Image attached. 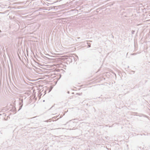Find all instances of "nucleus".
I'll return each instance as SVG.
<instances>
[{
    "instance_id": "f257e3e1",
    "label": "nucleus",
    "mask_w": 150,
    "mask_h": 150,
    "mask_svg": "<svg viewBox=\"0 0 150 150\" xmlns=\"http://www.w3.org/2000/svg\"><path fill=\"white\" fill-rule=\"evenodd\" d=\"M23 99H22L21 100V102H20V105H21V106H20L19 109L18 110V111L21 108L23 105Z\"/></svg>"
},
{
    "instance_id": "f03ea898",
    "label": "nucleus",
    "mask_w": 150,
    "mask_h": 150,
    "mask_svg": "<svg viewBox=\"0 0 150 150\" xmlns=\"http://www.w3.org/2000/svg\"><path fill=\"white\" fill-rule=\"evenodd\" d=\"M87 44L88 45V47H91V44L90 43H87Z\"/></svg>"
},
{
    "instance_id": "7ed1b4c3",
    "label": "nucleus",
    "mask_w": 150,
    "mask_h": 150,
    "mask_svg": "<svg viewBox=\"0 0 150 150\" xmlns=\"http://www.w3.org/2000/svg\"><path fill=\"white\" fill-rule=\"evenodd\" d=\"M134 32H135V31L134 30H132V34H133L134 33Z\"/></svg>"
},
{
    "instance_id": "20e7f679",
    "label": "nucleus",
    "mask_w": 150,
    "mask_h": 150,
    "mask_svg": "<svg viewBox=\"0 0 150 150\" xmlns=\"http://www.w3.org/2000/svg\"><path fill=\"white\" fill-rule=\"evenodd\" d=\"M86 41V42H88V41H89V42H92V41H90H90H87H87Z\"/></svg>"
},
{
    "instance_id": "39448f33",
    "label": "nucleus",
    "mask_w": 150,
    "mask_h": 150,
    "mask_svg": "<svg viewBox=\"0 0 150 150\" xmlns=\"http://www.w3.org/2000/svg\"><path fill=\"white\" fill-rule=\"evenodd\" d=\"M45 122H48V120H47L45 121Z\"/></svg>"
},
{
    "instance_id": "423d86ee",
    "label": "nucleus",
    "mask_w": 150,
    "mask_h": 150,
    "mask_svg": "<svg viewBox=\"0 0 150 150\" xmlns=\"http://www.w3.org/2000/svg\"><path fill=\"white\" fill-rule=\"evenodd\" d=\"M150 15H149V16H150V13H149Z\"/></svg>"
}]
</instances>
